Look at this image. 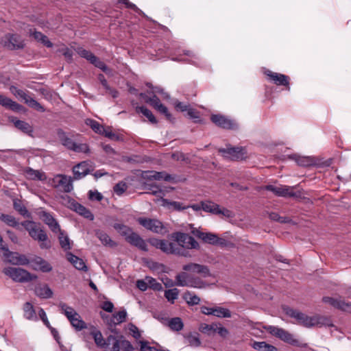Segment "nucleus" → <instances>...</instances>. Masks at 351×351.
Segmentation results:
<instances>
[{
  "label": "nucleus",
  "instance_id": "nucleus-9",
  "mask_svg": "<svg viewBox=\"0 0 351 351\" xmlns=\"http://www.w3.org/2000/svg\"><path fill=\"white\" fill-rule=\"evenodd\" d=\"M0 43L11 50L23 49L25 46L24 41L20 36L12 34H6L1 38Z\"/></svg>",
  "mask_w": 351,
  "mask_h": 351
},
{
  "label": "nucleus",
  "instance_id": "nucleus-23",
  "mask_svg": "<svg viewBox=\"0 0 351 351\" xmlns=\"http://www.w3.org/2000/svg\"><path fill=\"white\" fill-rule=\"evenodd\" d=\"M289 158L294 160L299 166L310 167L315 164V160L311 156H303L298 154H293L289 156Z\"/></svg>",
  "mask_w": 351,
  "mask_h": 351
},
{
  "label": "nucleus",
  "instance_id": "nucleus-17",
  "mask_svg": "<svg viewBox=\"0 0 351 351\" xmlns=\"http://www.w3.org/2000/svg\"><path fill=\"white\" fill-rule=\"evenodd\" d=\"M69 207L71 210L88 219L93 220L94 219L93 215L88 208L73 199L69 201Z\"/></svg>",
  "mask_w": 351,
  "mask_h": 351
},
{
  "label": "nucleus",
  "instance_id": "nucleus-2",
  "mask_svg": "<svg viewBox=\"0 0 351 351\" xmlns=\"http://www.w3.org/2000/svg\"><path fill=\"white\" fill-rule=\"evenodd\" d=\"M21 225L33 239L40 242V248L49 249L51 247V241L49 240L47 234L36 223L32 221H25L21 223Z\"/></svg>",
  "mask_w": 351,
  "mask_h": 351
},
{
  "label": "nucleus",
  "instance_id": "nucleus-42",
  "mask_svg": "<svg viewBox=\"0 0 351 351\" xmlns=\"http://www.w3.org/2000/svg\"><path fill=\"white\" fill-rule=\"evenodd\" d=\"M137 112L142 113L152 123H157V120L152 112L145 106H137L136 108Z\"/></svg>",
  "mask_w": 351,
  "mask_h": 351
},
{
  "label": "nucleus",
  "instance_id": "nucleus-49",
  "mask_svg": "<svg viewBox=\"0 0 351 351\" xmlns=\"http://www.w3.org/2000/svg\"><path fill=\"white\" fill-rule=\"evenodd\" d=\"M75 51L81 57L86 59L90 62L95 58V56L90 51H88L82 47H77L75 49Z\"/></svg>",
  "mask_w": 351,
  "mask_h": 351
},
{
  "label": "nucleus",
  "instance_id": "nucleus-10",
  "mask_svg": "<svg viewBox=\"0 0 351 351\" xmlns=\"http://www.w3.org/2000/svg\"><path fill=\"white\" fill-rule=\"evenodd\" d=\"M202 208L205 212L214 215H221L227 218L233 216L232 211L225 208H220L218 204L210 201L202 202Z\"/></svg>",
  "mask_w": 351,
  "mask_h": 351
},
{
  "label": "nucleus",
  "instance_id": "nucleus-58",
  "mask_svg": "<svg viewBox=\"0 0 351 351\" xmlns=\"http://www.w3.org/2000/svg\"><path fill=\"white\" fill-rule=\"evenodd\" d=\"M128 329L130 330V332L132 334L134 338L136 339H138L141 337V334L139 331L137 326H136L134 324L130 323L128 325Z\"/></svg>",
  "mask_w": 351,
  "mask_h": 351
},
{
  "label": "nucleus",
  "instance_id": "nucleus-7",
  "mask_svg": "<svg viewBox=\"0 0 351 351\" xmlns=\"http://www.w3.org/2000/svg\"><path fill=\"white\" fill-rule=\"evenodd\" d=\"M11 93L19 97L21 100H23L27 105H28L30 108L36 110L38 112H43L45 111V108L37 101L31 97L29 95H27L25 91L18 89L15 86L10 87Z\"/></svg>",
  "mask_w": 351,
  "mask_h": 351
},
{
  "label": "nucleus",
  "instance_id": "nucleus-24",
  "mask_svg": "<svg viewBox=\"0 0 351 351\" xmlns=\"http://www.w3.org/2000/svg\"><path fill=\"white\" fill-rule=\"evenodd\" d=\"M0 105L14 112H20L23 108L21 105L3 95H0Z\"/></svg>",
  "mask_w": 351,
  "mask_h": 351
},
{
  "label": "nucleus",
  "instance_id": "nucleus-52",
  "mask_svg": "<svg viewBox=\"0 0 351 351\" xmlns=\"http://www.w3.org/2000/svg\"><path fill=\"white\" fill-rule=\"evenodd\" d=\"M71 150L77 153L88 154L90 152L89 147L86 143H77L75 142Z\"/></svg>",
  "mask_w": 351,
  "mask_h": 351
},
{
  "label": "nucleus",
  "instance_id": "nucleus-47",
  "mask_svg": "<svg viewBox=\"0 0 351 351\" xmlns=\"http://www.w3.org/2000/svg\"><path fill=\"white\" fill-rule=\"evenodd\" d=\"M185 337L189 345L192 347H199L201 345L198 333H189Z\"/></svg>",
  "mask_w": 351,
  "mask_h": 351
},
{
  "label": "nucleus",
  "instance_id": "nucleus-4",
  "mask_svg": "<svg viewBox=\"0 0 351 351\" xmlns=\"http://www.w3.org/2000/svg\"><path fill=\"white\" fill-rule=\"evenodd\" d=\"M151 243L153 246L161 250L166 254L176 255L185 254L183 249L179 246V245L176 242V240L173 241H169L165 239H154L151 241Z\"/></svg>",
  "mask_w": 351,
  "mask_h": 351
},
{
  "label": "nucleus",
  "instance_id": "nucleus-34",
  "mask_svg": "<svg viewBox=\"0 0 351 351\" xmlns=\"http://www.w3.org/2000/svg\"><path fill=\"white\" fill-rule=\"evenodd\" d=\"M217 329V324L213 323L211 324H208L205 323H202L199 326V330L208 336L213 335L215 332H216Z\"/></svg>",
  "mask_w": 351,
  "mask_h": 351
},
{
  "label": "nucleus",
  "instance_id": "nucleus-62",
  "mask_svg": "<svg viewBox=\"0 0 351 351\" xmlns=\"http://www.w3.org/2000/svg\"><path fill=\"white\" fill-rule=\"evenodd\" d=\"M119 1L125 4L128 8H130L138 13L144 14V13L135 4L130 2L129 0H119Z\"/></svg>",
  "mask_w": 351,
  "mask_h": 351
},
{
  "label": "nucleus",
  "instance_id": "nucleus-11",
  "mask_svg": "<svg viewBox=\"0 0 351 351\" xmlns=\"http://www.w3.org/2000/svg\"><path fill=\"white\" fill-rule=\"evenodd\" d=\"M55 188H60L65 193H69L73 189V179L70 176L58 174L53 178Z\"/></svg>",
  "mask_w": 351,
  "mask_h": 351
},
{
  "label": "nucleus",
  "instance_id": "nucleus-53",
  "mask_svg": "<svg viewBox=\"0 0 351 351\" xmlns=\"http://www.w3.org/2000/svg\"><path fill=\"white\" fill-rule=\"evenodd\" d=\"M178 290L175 288L165 291V296L168 301L171 302L173 304L174 302V300L178 298Z\"/></svg>",
  "mask_w": 351,
  "mask_h": 351
},
{
  "label": "nucleus",
  "instance_id": "nucleus-55",
  "mask_svg": "<svg viewBox=\"0 0 351 351\" xmlns=\"http://www.w3.org/2000/svg\"><path fill=\"white\" fill-rule=\"evenodd\" d=\"M90 63L106 73L110 72V69L108 68L106 64L101 61L97 56L95 57Z\"/></svg>",
  "mask_w": 351,
  "mask_h": 351
},
{
  "label": "nucleus",
  "instance_id": "nucleus-60",
  "mask_svg": "<svg viewBox=\"0 0 351 351\" xmlns=\"http://www.w3.org/2000/svg\"><path fill=\"white\" fill-rule=\"evenodd\" d=\"M188 116L191 118L195 120V122H199L200 121V117L199 114V112H197L194 108H192L191 107L189 108V109L186 111Z\"/></svg>",
  "mask_w": 351,
  "mask_h": 351
},
{
  "label": "nucleus",
  "instance_id": "nucleus-44",
  "mask_svg": "<svg viewBox=\"0 0 351 351\" xmlns=\"http://www.w3.org/2000/svg\"><path fill=\"white\" fill-rule=\"evenodd\" d=\"M168 326L172 330H174V331H180L184 327L183 322L180 317L171 318L169 321Z\"/></svg>",
  "mask_w": 351,
  "mask_h": 351
},
{
  "label": "nucleus",
  "instance_id": "nucleus-50",
  "mask_svg": "<svg viewBox=\"0 0 351 351\" xmlns=\"http://www.w3.org/2000/svg\"><path fill=\"white\" fill-rule=\"evenodd\" d=\"M86 123L89 125L95 132L97 134H101V132H104V127L95 120L87 119L86 121Z\"/></svg>",
  "mask_w": 351,
  "mask_h": 351
},
{
  "label": "nucleus",
  "instance_id": "nucleus-19",
  "mask_svg": "<svg viewBox=\"0 0 351 351\" xmlns=\"http://www.w3.org/2000/svg\"><path fill=\"white\" fill-rule=\"evenodd\" d=\"M266 75L278 86H289V78L284 74L267 71Z\"/></svg>",
  "mask_w": 351,
  "mask_h": 351
},
{
  "label": "nucleus",
  "instance_id": "nucleus-26",
  "mask_svg": "<svg viewBox=\"0 0 351 351\" xmlns=\"http://www.w3.org/2000/svg\"><path fill=\"white\" fill-rule=\"evenodd\" d=\"M184 270H191L193 272L200 274L202 277L210 276L208 268L204 265H184Z\"/></svg>",
  "mask_w": 351,
  "mask_h": 351
},
{
  "label": "nucleus",
  "instance_id": "nucleus-5",
  "mask_svg": "<svg viewBox=\"0 0 351 351\" xmlns=\"http://www.w3.org/2000/svg\"><path fill=\"white\" fill-rule=\"evenodd\" d=\"M3 272L14 281L19 282H27L37 278L36 275L19 267H7L4 269Z\"/></svg>",
  "mask_w": 351,
  "mask_h": 351
},
{
  "label": "nucleus",
  "instance_id": "nucleus-45",
  "mask_svg": "<svg viewBox=\"0 0 351 351\" xmlns=\"http://www.w3.org/2000/svg\"><path fill=\"white\" fill-rule=\"evenodd\" d=\"M59 232L58 239L62 248L64 250H70L71 243L70 239L67 235L64 234V232L60 230Z\"/></svg>",
  "mask_w": 351,
  "mask_h": 351
},
{
  "label": "nucleus",
  "instance_id": "nucleus-36",
  "mask_svg": "<svg viewBox=\"0 0 351 351\" xmlns=\"http://www.w3.org/2000/svg\"><path fill=\"white\" fill-rule=\"evenodd\" d=\"M69 321L77 330H82L87 327L86 324L81 319L78 313L77 316H73Z\"/></svg>",
  "mask_w": 351,
  "mask_h": 351
},
{
  "label": "nucleus",
  "instance_id": "nucleus-38",
  "mask_svg": "<svg viewBox=\"0 0 351 351\" xmlns=\"http://www.w3.org/2000/svg\"><path fill=\"white\" fill-rule=\"evenodd\" d=\"M13 207L22 216L29 217V213L26 208V207L23 205L22 202L19 199H14L13 200Z\"/></svg>",
  "mask_w": 351,
  "mask_h": 351
},
{
  "label": "nucleus",
  "instance_id": "nucleus-25",
  "mask_svg": "<svg viewBox=\"0 0 351 351\" xmlns=\"http://www.w3.org/2000/svg\"><path fill=\"white\" fill-rule=\"evenodd\" d=\"M25 176L29 180L44 181L47 179L45 172L27 167L24 171Z\"/></svg>",
  "mask_w": 351,
  "mask_h": 351
},
{
  "label": "nucleus",
  "instance_id": "nucleus-21",
  "mask_svg": "<svg viewBox=\"0 0 351 351\" xmlns=\"http://www.w3.org/2000/svg\"><path fill=\"white\" fill-rule=\"evenodd\" d=\"M10 121L14 125V126L17 129L22 131L25 134H27L29 136H32L33 128L29 123L24 121L19 120L14 117H10Z\"/></svg>",
  "mask_w": 351,
  "mask_h": 351
},
{
  "label": "nucleus",
  "instance_id": "nucleus-6",
  "mask_svg": "<svg viewBox=\"0 0 351 351\" xmlns=\"http://www.w3.org/2000/svg\"><path fill=\"white\" fill-rule=\"evenodd\" d=\"M137 221L145 229L154 233L164 234L168 232L166 226L158 219L139 217Z\"/></svg>",
  "mask_w": 351,
  "mask_h": 351
},
{
  "label": "nucleus",
  "instance_id": "nucleus-63",
  "mask_svg": "<svg viewBox=\"0 0 351 351\" xmlns=\"http://www.w3.org/2000/svg\"><path fill=\"white\" fill-rule=\"evenodd\" d=\"M155 109L163 114L168 120H171V114L169 112L167 108L163 104H160L158 108H156Z\"/></svg>",
  "mask_w": 351,
  "mask_h": 351
},
{
  "label": "nucleus",
  "instance_id": "nucleus-33",
  "mask_svg": "<svg viewBox=\"0 0 351 351\" xmlns=\"http://www.w3.org/2000/svg\"><path fill=\"white\" fill-rule=\"evenodd\" d=\"M252 347L258 351H278L277 348L265 341H254Z\"/></svg>",
  "mask_w": 351,
  "mask_h": 351
},
{
  "label": "nucleus",
  "instance_id": "nucleus-14",
  "mask_svg": "<svg viewBox=\"0 0 351 351\" xmlns=\"http://www.w3.org/2000/svg\"><path fill=\"white\" fill-rule=\"evenodd\" d=\"M223 156L232 160L243 159L244 157L243 149L241 147H227L219 149Z\"/></svg>",
  "mask_w": 351,
  "mask_h": 351
},
{
  "label": "nucleus",
  "instance_id": "nucleus-43",
  "mask_svg": "<svg viewBox=\"0 0 351 351\" xmlns=\"http://www.w3.org/2000/svg\"><path fill=\"white\" fill-rule=\"evenodd\" d=\"M213 315L217 317L228 318L231 317V312L230 311V310L223 307H214V311H213Z\"/></svg>",
  "mask_w": 351,
  "mask_h": 351
},
{
  "label": "nucleus",
  "instance_id": "nucleus-20",
  "mask_svg": "<svg viewBox=\"0 0 351 351\" xmlns=\"http://www.w3.org/2000/svg\"><path fill=\"white\" fill-rule=\"evenodd\" d=\"M191 233L196 237L202 240L204 243L214 245L217 234L211 232H204L197 228H193Z\"/></svg>",
  "mask_w": 351,
  "mask_h": 351
},
{
  "label": "nucleus",
  "instance_id": "nucleus-39",
  "mask_svg": "<svg viewBox=\"0 0 351 351\" xmlns=\"http://www.w3.org/2000/svg\"><path fill=\"white\" fill-rule=\"evenodd\" d=\"M113 227L121 236L125 237V239L133 232L130 227L121 223H114Z\"/></svg>",
  "mask_w": 351,
  "mask_h": 351
},
{
  "label": "nucleus",
  "instance_id": "nucleus-28",
  "mask_svg": "<svg viewBox=\"0 0 351 351\" xmlns=\"http://www.w3.org/2000/svg\"><path fill=\"white\" fill-rule=\"evenodd\" d=\"M175 285L179 287H193V282L191 280L190 276L188 274L181 272L176 275Z\"/></svg>",
  "mask_w": 351,
  "mask_h": 351
},
{
  "label": "nucleus",
  "instance_id": "nucleus-15",
  "mask_svg": "<svg viewBox=\"0 0 351 351\" xmlns=\"http://www.w3.org/2000/svg\"><path fill=\"white\" fill-rule=\"evenodd\" d=\"M40 218L49 226L53 232H60V227L53 216L46 211H41L39 213Z\"/></svg>",
  "mask_w": 351,
  "mask_h": 351
},
{
  "label": "nucleus",
  "instance_id": "nucleus-56",
  "mask_svg": "<svg viewBox=\"0 0 351 351\" xmlns=\"http://www.w3.org/2000/svg\"><path fill=\"white\" fill-rule=\"evenodd\" d=\"M128 189V185L124 182H119L113 188L114 192L117 195H121Z\"/></svg>",
  "mask_w": 351,
  "mask_h": 351
},
{
  "label": "nucleus",
  "instance_id": "nucleus-48",
  "mask_svg": "<svg viewBox=\"0 0 351 351\" xmlns=\"http://www.w3.org/2000/svg\"><path fill=\"white\" fill-rule=\"evenodd\" d=\"M23 310H24V316L27 319H32L34 317L35 318L36 317V312H35L34 307L31 303L26 302L24 304Z\"/></svg>",
  "mask_w": 351,
  "mask_h": 351
},
{
  "label": "nucleus",
  "instance_id": "nucleus-22",
  "mask_svg": "<svg viewBox=\"0 0 351 351\" xmlns=\"http://www.w3.org/2000/svg\"><path fill=\"white\" fill-rule=\"evenodd\" d=\"M88 164L87 162H82L73 168V172L74 174V178L75 180H80L88 175L90 170L88 167Z\"/></svg>",
  "mask_w": 351,
  "mask_h": 351
},
{
  "label": "nucleus",
  "instance_id": "nucleus-46",
  "mask_svg": "<svg viewBox=\"0 0 351 351\" xmlns=\"http://www.w3.org/2000/svg\"><path fill=\"white\" fill-rule=\"evenodd\" d=\"M183 298L189 305H196L200 302V298L190 291L184 293Z\"/></svg>",
  "mask_w": 351,
  "mask_h": 351
},
{
  "label": "nucleus",
  "instance_id": "nucleus-54",
  "mask_svg": "<svg viewBox=\"0 0 351 351\" xmlns=\"http://www.w3.org/2000/svg\"><path fill=\"white\" fill-rule=\"evenodd\" d=\"M269 217L271 220L278 221L280 223H287L290 222L291 219L286 217H281L277 213H270Z\"/></svg>",
  "mask_w": 351,
  "mask_h": 351
},
{
  "label": "nucleus",
  "instance_id": "nucleus-31",
  "mask_svg": "<svg viewBox=\"0 0 351 351\" xmlns=\"http://www.w3.org/2000/svg\"><path fill=\"white\" fill-rule=\"evenodd\" d=\"M95 234L104 245H108L110 247L117 246V243L112 241L110 237L104 231L98 230L96 231Z\"/></svg>",
  "mask_w": 351,
  "mask_h": 351
},
{
  "label": "nucleus",
  "instance_id": "nucleus-27",
  "mask_svg": "<svg viewBox=\"0 0 351 351\" xmlns=\"http://www.w3.org/2000/svg\"><path fill=\"white\" fill-rule=\"evenodd\" d=\"M162 206L171 211H181L189 208V206H186L180 202L169 201L167 199H162Z\"/></svg>",
  "mask_w": 351,
  "mask_h": 351
},
{
  "label": "nucleus",
  "instance_id": "nucleus-16",
  "mask_svg": "<svg viewBox=\"0 0 351 351\" xmlns=\"http://www.w3.org/2000/svg\"><path fill=\"white\" fill-rule=\"evenodd\" d=\"M322 300L324 302L328 303L335 308L351 313V302H346L341 299H335L330 297H324Z\"/></svg>",
  "mask_w": 351,
  "mask_h": 351
},
{
  "label": "nucleus",
  "instance_id": "nucleus-40",
  "mask_svg": "<svg viewBox=\"0 0 351 351\" xmlns=\"http://www.w3.org/2000/svg\"><path fill=\"white\" fill-rule=\"evenodd\" d=\"M32 36L36 40L41 42L47 47L50 48L53 47L52 43L41 32L35 31L32 33Z\"/></svg>",
  "mask_w": 351,
  "mask_h": 351
},
{
  "label": "nucleus",
  "instance_id": "nucleus-1",
  "mask_svg": "<svg viewBox=\"0 0 351 351\" xmlns=\"http://www.w3.org/2000/svg\"><path fill=\"white\" fill-rule=\"evenodd\" d=\"M283 310L288 316L295 319L298 324L306 328L332 326L330 319L325 316L319 315L308 316L305 313L288 306L284 307Z\"/></svg>",
  "mask_w": 351,
  "mask_h": 351
},
{
  "label": "nucleus",
  "instance_id": "nucleus-61",
  "mask_svg": "<svg viewBox=\"0 0 351 351\" xmlns=\"http://www.w3.org/2000/svg\"><path fill=\"white\" fill-rule=\"evenodd\" d=\"M33 269L45 273L50 271L52 267L51 265H33Z\"/></svg>",
  "mask_w": 351,
  "mask_h": 351
},
{
  "label": "nucleus",
  "instance_id": "nucleus-59",
  "mask_svg": "<svg viewBox=\"0 0 351 351\" xmlns=\"http://www.w3.org/2000/svg\"><path fill=\"white\" fill-rule=\"evenodd\" d=\"M145 102L150 104L154 108L161 104L159 98L154 95L152 97H146Z\"/></svg>",
  "mask_w": 351,
  "mask_h": 351
},
{
  "label": "nucleus",
  "instance_id": "nucleus-29",
  "mask_svg": "<svg viewBox=\"0 0 351 351\" xmlns=\"http://www.w3.org/2000/svg\"><path fill=\"white\" fill-rule=\"evenodd\" d=\"M57 135L62 145L71 150L74 146L75 142L67 136L66 132H64L62 130L59 129L57 132Z\"/></svg>",
  "mask_w": 351,
  "mask_h": 351
},
{
  "label": "nucleus",
  "instance_id": "nucleus-35",
  "mask_svg": "<svg viewBox=\"0 0 351 351\" xmlns=\"http://www.w3.org/2000/svg\"><path fill=\"white\" fill-rule=\"evenodd\" d=\"M58 306L60 308L61 313L64 314L69 320L73 316L77 315V313L73 307L68 306L64 302H60Z\"/></svg>",
  "mask_w": 351,
  "mask_h": 351
},
{
  "label": "nucleus",
  "instance_id": "nucleus-30",
  "mask_svg": "<svg viewBox=\"0 0 351 351\" xmlns=\"http://www.w3.org/2000/svg\"><path fill=\"white\" fill-rule=\"evenodd\" d=\"M35 293L39 298L47 299L52 297L53 291L47 285H38L35 288Z\"/></svg>",
  "mask_w": 351,
  "mask_h": 351
},
{
  "label": "nucleus",
  "instance_id": "nucleus-13",
  "mask_svg": "<svg viewBox=\"0 0 351 351\" xmlns=\"http://www.w3.org/2000/svg\"><path fill=\"white\" fill-rule=\"evenodd\" d=\"M265 189L271 191L276 195L279 197H295L296 193L293 192V186L283 185H267Z\"/></svg>",
  "mask_w": 351,
  "mask_h": 351
},
{
  "label": "nucleus",
  "instance_id": "nucleus-8",
  "mask_svg": "<svg viewBox=\"0 0 351 351\" xmlns=\"http://www.w3.org/2000/svg\"><path fill=\"white\" fill-rule=\"evenodd\" d=\"M266 330L271 335L279 338L282 341L291 345H297L298 341L294 339L293 335L283 328L274 326H268L265 327Z\"/></svg>",
  "mask_w": 351,
  "mask_h": 351
},
{
  "label": "nucleus",
  "instance_id": "nucleus-18",
  "mask_svg": "<svg viewBox=\"0 0 351 351\" xmlns=\"http://www.w3.org/2000/svg\"><path fill=\"white\" fill-rule=\"evenodd\" d=\"M125 241L143 251L148 250L146 242L134 232H132L131 234L126 237Z\"/></svg>",
  "mask_w": 351,
  "mask_h": 351
},
{
  "label": "nucleus",
  "instance_id": "nucleus-57",
  "mask_svg": "<svg viewBox=\"0 0 351 351\" xmlns=\"http://www.w3.org/2000/svg\"><path fill=\"white\" fill-rule=\"evenodd\" d=\"M114 319H116V324H121L125 321L127 317V312L125 310L119 311L113 315Z\"/></svg>",
  "mask_w": 351,
  "mask_h": 351
},
{
  "label": "nucleus",
  "instance_id": "nucleus-37",
  "mask_svg": "<svg viewBox=\"0 0 351 351\" xmlns=\"http://www.w3.org/2000/svg\"><path fill=\"white\" fill-rule=\"evenodd\" d=\"M91 334L96 345L101 348H105L108 344V338L104 339L100 331H94Z\"/></svg>",
  "mask_w": 351,
  "mask_h": 351
},
{
  "label": "nucleus",
  "instance_id": "nucleus-32",
  "mask_svg": "<svg viewBox=\"0 0 351 351\" xmlns=\"http://www.w3.org/2000/svg\"><path fill=\"white\" fill-rule=\"evenodd\" d=\"M120 342L113 335L108 337V344L104 348V351H120Z\"/></svg>",
  "mask_w": 351,
  "mask_h": 351
},
{
  "label": "nucleus",
  "instance_id": "nucleus-41",
  "mask_svg": "<svg viewBox=\"0 0 351 351\" xmlns=\"http://www.w3.org/2000/svg\"><path fill=\"white\" fill-rule=\"evenodd\" d=\"M0 219L9 226L16 228L19 226V222L12 215L0 213Z\"/></svg>",
  "mask_w": 351,
  "mask_h": 351
},
{
  "label": "nucleus",
  "instance_id": "nucleus-12",
  "mask_svg": "<svg viewBox=\"0 0 351 351\" xmlns=\"http://www.w3.org/2000/svg\"><path fill=\"white\" fill-rule=\"evenodd\" d=\"M210 120L216 125L223 129H238V124L234 120H232L222 114H213L210 117Z\"/></svg>",
  "mask_w": 351,
  "mask_h": 351
},
{
  "label": "nucleus",
  "instance_id": "nucleus-3",
  "mask_svg": "<svg viewBox=\"0 0 351 351\" xmlns=\"http://www.w3.org/2000/svg\"><path fill=\"white\" fill-rule=\"evenodd\" d=\"M171 237L173 240H176V242L183 249V251L184 252L185 254H178L179 256L185 257L189 256L190 254L188 250L197 249L199 247V243L195 240V239L188 234L176 232L172 234Z\"/></svg>",
  "mask_w": 351,
  "mask_h": 351
},
{
  "label": "nucleus",
  "instance_id": "nucleus-64",
  "mask_svg": "<svg viewBox=\"0 0 351 351\" xmlns=\"http://www.w3.org/2000/svg\"><path fill=\"white\" fill-rule=\"evenodd\" d=\"M101 134L104 135L106 137H108V138L112 140L118 141L119 139V136L113 133L110 128L106 129L104 128V132H101Z\"/></svg>",
  "mask_w": 351,
  "mask_h": 351
},
{
  "label": "nucleus",
  "instance_id": "nucleus-51",
  "mask_svg": "<svg viewBox=\"0 0 351 351\" xmlns=\"http://www.w3.org/2000/svg\"><path fill=\"white\" fill-rule=\"evenodd\" d=\"M151 173L152 175L150 176L153 178L154 180H163L165 181H171L173 180V178L171 175L165 173L164 172L152 171Z\"/></svg>",
  "mask_w": 351,
  "mask_h": 351
}]
</instances>
